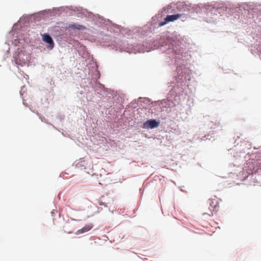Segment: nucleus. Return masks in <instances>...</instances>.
<instances>
[{
    "instance_id": "obj_8",
    "label": "nucleus",
    "mask_w": 261,
    "mask_h": 261,
    "mask_svg": "<svg viewBox=\"0 0 261 261\" xmlns=\"http://www.w3.org/2000/svg\"><path fill=\"white\" fill-rule=\"evenodd\" d=\"M205 210H206V212H208V213L210 212V210H209V206H208V207H207V206L204 207L203 208V212H202V213L204 212V211Z\"/></svg>"
},
{
    "instance_id": "obj_2",
    "label": "nucleus",
    "mask_w": 261,
    "mask_h": 261,
    "mask_svg": "<svg viewBox=\"0 0 261 261\" xmlns=\"http://www.w3.org/2000/svg\"><path fill=\"white\" fill-rule=\"evenodd\" d=\"M182 14H181L168 15L164 19V21L160 22L159 25L163 26L169 22L174 21L181 18L182 17Z\"/></svg>"
},
{
    "instance_id": "obj_1",
    "label": "nucleus",
    "mask_w": 261,
    "mask_h": 261,
    "mask_svg": "<svg viewBox=\"0 0 261 261\" xmlns=\"http://www.w3.org/2000/svg\"><path fill=\"white\" fill-rule=\"evenodd\" d=\"M219 207V202L217 198L210 199L209 200V210L210 212H207L206 210L202 213L203 216H208L211 217L214 215V213L217 212Z\"/></svg>"
},
{
    "instance_id": "obj_4",
    "label": "nucleus",
    "mask_w": 261,
    "mask_h": 261,
    "mask_svg": "<svg viewBox=\"0 0 261 261\" xmlns=\"http://www.w3.org/2000/svg\"><path fill=\"white\" fill-rule=\"evenodd\" d=\"M42 39L44 42L49 44V47L50 48V49H52L54 47V41L51 37L49 35L47 34H44L42 36Z\"/></svg>"
},
{
    "instance_id": "obj_7",
    "label": "nucleus",
    "mask_w": 261,
    "mask_h": 261,
    "mask_svg": "<svg viewBox=\"0 0 261 261\" xmlns=\"http://www.w3.org/2000/svg\"><path fill=\"white\" fill-rule=\"evenodd\" d=\"M98 203L99 205H103L105 207L107 206V204H106L105 202H102V201H101L100 200H98Z\"/></svg>"
},
{
    "instance_id": "obj_3",
    "label": "nucleus",
    "mask_w": 261,
    "mask_h": 261,
    "mask_svg": "<svg viewBox=\"0 0 261 261\" xmlns=\"http://www.w3.org/2000/svg\"><path fill=\"white\" fill-rule=\"evenodd\" d=\"M160 123L154 119L147 120L144 123V128H153L159 126Z\"/></svg>"
},
{
    "instance_id": "obj_6",
    "label": "nucleus",
    "mask_w": 261,
    "mask_h": 261,
    "mask_svg": "<svg viewBox=\"0 0 261 261\" xmlns=\"http://www.w3.org/2000/svg\"><path fill=\"white\" fill-rule=\"evenodd\" d=\"M68 28L73 30L76 29L79 30H83L86 29L84 25L77 24H69Z\"/></svg>"
},
{
    "instance_id": "obj_5",
    "label": "nucleus",
    "mask_w": 261,
    "mask_h": 261,
    "mask_svg": "<svg viewBox=\"0 0 261 261\" xmlns=\"http://www.w3.org/2000/svg\"><path fill=\"white\" fill-rule=\"evenodd\" d=\"M92 227H93V225L92 224L86 225L82 229L78 230L75 233L76 234H81V233L87 232L89 230H90L92 228Z\"/></svg>"
},
{
    "instance_id": "obj_9",
    "label": "nucleus",
    "mask_w": 261,
    "mask_h": 261,
    "mask_svg": "<svg viewBox=\"0 0 261 261\" xmlns=\"http://www.w3.org/2000/svg\"><path fill=\"white\" fill-rule=\"evenodd\" d=\"M218 123H216V124H215V125H216V126H217V125H218Z\"/></svg>"
}]
</instances>
